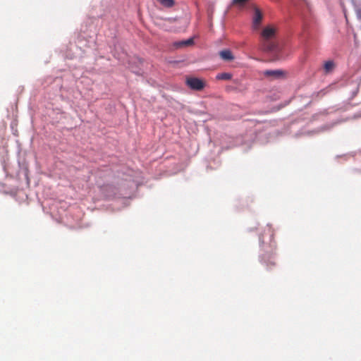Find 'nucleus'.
<instances>
[{
  "label": "nucleus",
  "instance_id": "obj_1",
  "mask_svg": "<svg viewBox=\"0 0 361 361\" xmlns=\"http://www.w3.org/2000/svg\"><path fill=\"white\" fill-rule=\"evenodd\" d=\"M276 30L274 27L269 25L265 27L262 33V40L259 49L264 52L276 53L279 48L278 43L275 40Z\"/></svg>",
  "mask_w": 361,
  "mask_h": 361
},
{
  "label": "nucleus",
  "instance_id": "obj_2",
  "mask_svg": "<svg viewBox=\"0 0 361 361\" xmlns=\"http://www.w3.org/2000/svg\"><path fill=\"white\" fill-rule=\"evenodd\" d=\"M187 85L192 90L201 91L205 87V82L200 78L190 77L186 80Z\"/></svg>",
  "mask_w": 361,
  "mask_h": 361
},
{
  "label": "nucleus",
  "instance_id": "obj_3",
  "mask_svg": "<svg viewBox=\"0 0 361 361\" xmlns=\"http://www.w3.org/2000/svg\"><path fill=\"white\" fill-rule=\"evenodd\" d=\"M264 75L273 79H279L284 75V72L281 70H267L264 72Z\"/></svg>",
  "mask_w": 361,
  "mask_h": 361
},
{
  "label": "nucleus",
  "instance_id": "obj_4",
  "mask_svg": "<svg viewBox=\"0 0 361 361\" xmlns=\"http://www.w3.org/2000/svg\"><path fill=\"white\" fill-rule=\"evenodd\" d=\"M262 20V14L258 8L255 10V14L253 17V27L255 29H257L261 21Z\"/></svg>",
  "mask_w": 361,
  "mask_h": 361
},
{
  "label": "nucleus",
  "instance_id": "obj_5",
  "mask_svg": "<svg viewBox=\"0 0 361 361\" xmlns=\"http://www.w3.org/2000/svg\"><path fill=\"white\" fill-rule=\"evenodd\" d=\"M220 57L226 61H231L234 59L232 52L229 49H224L219 52Z\"/></svg>",
  "mask_w": 361,
  "mask_h": 361
},
{
  "label": "nucleus",
  "instance_id": "obj_6",
  "mask_svg": "<svg viewBox=\"0 0 361 361\" xmlns=\"http://www.w3.org/2000/svg\"><path fill=\"white\" fill-rule=\"evenodd\" d=\"M231 78H232V75L228 73H219L216 75L217 80H228L231 79Z\"/></svg>",
  "mask_w": 361,
  "mask_h": 361
},
{
  "label": "nucleus",
  "instance_id": "obj_7",
  "mask_svg": "<svg viewBox=\"0 0 361 361\" xmlns=\"http://www.w3.org/2000/svg\"><path fill=\"white\" fill-rule=\"evenodd\" d=\"M192 43H193V39H189L188 40L176 42L175 44V45L176 46V47H181L190 46Z\"/></svg>",
  "mask_w": 361,
  "mask_h": 361
},
{
  "label": "nucleus",
  "instance_id": "obj_8",
  "mask_svg": "<svg viewBox=\"0 0 361 361\" xmlns=\"http://www.w3.org/2000/svg\"><path fill=\"white\" fill-rule=\"evenodd\" d=\"M162 6L166 8H171L175 4L174 0H157Z\"/></svg>",
  "mask_w": 361,
  "mask_h": 361
},
{
  "label": "nucleus",
  "instance_id": "obj_9",
  "mask_svg": "<svg viewBox=\"0 0 361 361\" xmlns=\"http://www.w3.org/2000/svg\"><path fill=\"white\" fill-rule=\"evenodd\" d=\"M334 66V63L331 61H328L325 62L324 68L326 72H329L333 69Z\"/></svg>",
  "mask_w": 361,
  "mask_h": 361
},
{
  "label": "nucleus",
  "instance_id": "obj_10",
  "mask_svg": "<svg viewBox=\"0 0 361 361\" xmlns=\"http://www.w3.org/2000/svg\"><path fill=\"white\" fill-rule=\"evenodd\" d=\"M247 1L248 0H233V3L234 4H243Z\"/></svg>",
  "mask_w": 361,
  "mask_h": 361
},
{
  "label": "nucleus",
  "instance_id": "obj_11",
  "mask_svg": "<svg viewBox=\"0 0 361 361\" xmlns=\"http://www.w3.org/2000/svg\"><path fill=\"white\" fill-rule=\"evenodd\" d=\"M357 15L360 19H361V9L357 11Z\"/></svg>",
  "mask_w": 361,
  "mask_h": 361
},
{
  "label": "nucleus",
  "instance_id": "obj_12",
  "mask_svg": "<svg viewBox=\"0 0 361 361\" xmlns=\"http://www.w3.org/2000/svg\"><path fill=\"white\" fill-rule=\"evenodd\" d=\"M268 230L270 232L271 235L273 236L274 234H273V231H271V228H269Z\"/></svg>",
  "mask_w": 361,
  "mask_h": 361
}]
</instances>
